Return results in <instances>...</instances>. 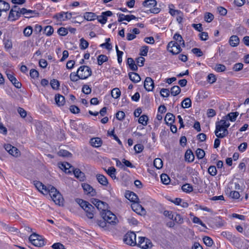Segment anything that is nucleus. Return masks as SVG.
Returning a JSON list of instances; mask_svg holds the SVG:
<instances>
[{
  "label": "nucleus",
  "instance_id": "54",
  "mask_svg": "<svg viewBox=\"0 0 249 249\" xmlns=\"http://www.w3.org/2000/svg\"><path fill=\"white\" fill-rule=\"evenodd\" d=\"M79 73H77V71L76 73L71 72L70 74V78L71 81L72 82H76L79 79H80V77L79 76Z\"/></svg>",
  "mask_w": 249,
  "mask_h": 249
},
{
  "label": "nucleus",
  "instance_id": "5",
  "mask_svg": "<svg viewBox=\"0 0 249 249\" xmlns=\"http://www.w3.org/2000/svg\"><path fill=\"white\" fill-rule=\"evenodd\" d=\"M77 73L80 79H86L89 77L92 74L91 69L87 66H81L77 70Z\"/></svg>",
  "mask_w": 249,
  "mask_h": 249
},
{
  "label": "nucleus",
  "instance_id": "9",
  "mask_svg": "<svg viewBox=\"0 0 249 249\" xmlns=\"http://www.w3.org/2000/svg\"><path fill=\"white\" fill-rule=\"evenodd\" d=\"M181 47H182L181 45L170 41L167 45V49L173 54H178L182 51Z\"/></svg>",
  "mask_w": 249,
  "mask_h": 249
},
{
  "label": "nucleus",
  "instance_id": "27",
  "mask_svg": "<svg viewBox=\"0 0 249 249\" xmlns=\"http://www.w3.org/2000/svg\"><path fill=\"white\" fill-rule=\"evenodd\" d=\"M229 43L232 47H236L239 43V38L237 36H232L230 39Z\"/></svg>",
  "mask_w": 249,
  "mask_h": 249
},
{
  "label": "nucleus",
  "instance_id": "19",
  "mask_svg": "<svg viewBox=\"0 0 249 249\" xmlns=\"http://www.w3.org/2000/svg\"><path fill=\"white\" fill-rule=\"evenodd\" d=\"M125 197L127 199L133 203L138 202L139 198L138 196L133 192H129L126 193Z\"/></svg>",
  "mask_w": 249,
  "mask_h": 249
},
{
  "label": "nucleus",
  "instance_id": "35",
  "mask_svg": "<svg viewBox=\"0 0 249 249\" xmlns=\"http://www.w3.org/2000/svg\"><path fill=\"white\" fill-rule=\"evenodd\" d=\"M148 121V116L146 115H142L140 117L138 122L143 126H146L147 124Z\"/></svg>",
  "mask_w": 249,
  "mask_h": 249
},
{
  "label": "nucleus",
  "instance_id": "32",
  "mask_svg": "<svg viewBox=\"0 0 249 249\" xmlns=\"http://www.w3.org/2000/svg\"><path fill=\"white\" fill-rule=\"evenodd\" d=\"M164 120L167 124H171L175 120V116L170 113L166 114Z\"/></svg>",
  "mask_w": 249,
  "mask_h": 249
},
{
  "label": "nucleus",
  "instance_id": "31",
  "mask_svg": "<svg viewBox=\"0 0 249 249\" xmlns=\"http://www.w3.org/2000/svg\"><path fill=\"white\" fill-rule=\"evenodd\" d=\"M72 171L75 177L79 179L80 180H83L84 179V174L79 169H73Z\"/></svg>",
  "mask_w": 249,
  "mask_h": 249
},
{
  "label": "nucleus",
  "instance_id": "52",
  "mask_svg": "<svg viewBox=\"0 0 249 249\" xmlns=\"http://www.w3.org/2000/svg\"><path fill=\"white\" fill-rule=\"evenodd\" d=\"M204 243L208 247H211L213 244V240L208 236H205L203 238Z\"/></svg>",
  "mask_w": 249,
  "mask_h": 249
},
{
  "label": "nucleus",
  "instance_id": "3",
  "mask_svg": "<svg viewBox=\"0 0 249 249\" xmlns=\"http://www.w3.org/2000/svg\"><path fill=\"white\" fill-rule=\"evenodd\" d=\"M48 193L56 204L60 205L62 203L63 198L60 193L53 186L47 187Z\"/></svg>",
  "mask_w": 249,
  "mask_h": 249
},
{
  "label": "nucleus",
  "instance_id": "57",
  "mask_svg": "<svg viewBox=\"0 0 249 249\" xmlns=\"http://www.w3.org/2000/svg\"><path fill=\"white\" fill-rule=\"evenodd\" d=\"M50 84L52 88L54 89H57L59 87V83L58 80L53 79L51 81Z\"/></svg>",
  "mask_w": 249,
  "mask_h": 249
},
{
  "label": "nucleus",
  "instance_id": "11",
  "mask_svg": "<svg viewBox=\"0 0 249 249\" xmlns=\"http://www.w3.org/2000/svg\"><path fill=\"white\" fill-rule=\"evenodd\" d=\"M112 15V13L111 11H107L102 12L101 15L97 16L96 19H97L98 22L100 23L105 24L107 22V17H110Z\"/></svg>",
  "mask_w": 249,
  "mask_h": 249
},
{
  "label": "nucleus",
  "instance_id": "51",
  "mask_svg": "<svg viewBox=\"0 0 249 249\" xmlns=\"http://www.w3.org/2000/svg\"><path fill=\"white\" fill-rule=\"evenodd\" d=\"M65 12H62L56 14L54 17L59 21H65Z\"/></svg>",
  "mask_w": 249,
  "mask_h": 249
},
{
  "label": "nucleus",
  "instance_id": "34",
  "mask_svg": "<svg viewBox=\"0 0 249 249\" xmlns=\"http://www.w3.org/2000/svg\"><path fill=\"white\" fill-rule=\"evenodd\" d=\"M192 102L190 98H186L181 102V106L184 108H188L191 107Z\"/></svg>",
  "mask_w": 249,
  "mask_h": 249
},
{
  "label": "nucleus",
  "instance_id": "8",
  "mask_svg": "<svg viewBox=\"0 0 249 249\" xmlns=\"http://www.w3.org/2000/svg\"><path fill=\"white\" fill-rule=\"evenodd\" d=\"M103 218H104L107 223L115 225L117 223V218L115 214H114L110 211H105L102 213Z\"/></svg>",
  "mask_w": 249,
  "mask_h": 249
},
{
  "label": "nucleus",
  "instance_id": "28",
  "mask_svg": "<svg viewBox=\"0 0 249 249\" xmlns=\"http://www.w3.org/2000/svg\"><path fill=\"white\" fill-rule=\"evenodd\" d=\"M129 79L134 83H138L141 80V77L140 75L135 72H129Z\"/></svg>",
  "mask_w": 249,
  "mask_h": 249
},
{
  "label": "nucleus",
  "instance_id": "18",
  "mask_svg": "<svg viewBox=\"0 0 249 249\" xmlns=\"http://www.w3.org/2000/svg\"><path fill=\"white\" fill-rule=\"evenodd\" d=\"M239 113L238 112H231L227 115L223 116L222 119L225 120H230L231 122H234L236 120Z\"/></svg>",
  "mask_w": 249,
  "mask_h": 249
},
{
  "label": "nucleus",
  "instance_id": "14",
  "mask_svg": "<svg viewBox=\"0 0 249 249\" xmlns=\"http://www.w3.org/2000/svg\"><path fill=\"white\" fill-rule=\"evenodd\" d=\"M131 208L132 210L138 214L142 215L144 214L145 210L144 208L138 203V202L133 203L131 204Z\"/></svg>",
  "mask_w": 249,
  "mask_h": 249
},
{
  "label": "nucleus",
  "instance_id": "15",
  "mask_svg": "<svg viewBox=\"0 0 249 249\" xmlns=\"http://www.w3.org/2000/svg\"><path fill=\"white\" fill-rule=\"evenodd\" d=\"M144 87L148 91H150L153 90L154 87V81L151 78L147 77L145 78L144 82Z\"/></svg>",
  "mask_w": 249,
  "mask_h": 249
},
{
  "label": "nucleus",
  "instance_id": "61",
  "mask_svg": "<svg viewBox=\"0 0 249 249\" xmlns=\"http://www.w3.org/2000/svg\"><path fill=\"white\" fill-rule=\"evenodd\" d=\"M160 93L161 96L167 97H168L170 94V91L167 89H162L160 90Z\"/></svg>",
  "mask_w": 249,
  "mask_h": 249
},
{
  "label": "nucleus",
  "instance_id": "36",
  "mask_svg": "<svg viewBox=\"0 0 249 249\" xmlns=\"http://www.w3.org/2000/svg\"><path fill=\"white\" fill-rule=\"evenodd\" d=\"M53 33V28L52 26H46L44 29V34L47 36H51Z\"/></svg>",
  "mask_w": 249,
  "mask_h": 249
},
{
  "label": "nucleus",
  "instance_id": "29",
  "mask_svg": "<svg viewBox=\"0 0 249 249\" xmlns=\"http://www.w3.org/2000/svg\"><path fill=\"white\" fill-rule=\"evenodd\" d=\"M157 4V1L155 0H145L142 2L143 6L151 8L155 7Z\"/></svg>",
  "mask_w": 249,
  "mask_h": 249
},
{
  "label": "nucleus",
  "instance_id": "48",
  "mask_svg": "<svg viewBox=\"0 0 249 249\" xmlns=\"http://www.w3.org/2000/svg\"><path fill=\"white\" fill-rule=\"evenodd\" d=\"M196 154L197 158L198 159H202L204 158L205 155V151L200 148H198L196 151Z\"/></svg>",
  "mask_w": 249,
  "mask_h": 249
},
{
  "label": "nucleus",
  "instance_id": "21",
  "mask_svg": "<svg viewBox=\"0 0 249 249\" xmlns=\"http://www.w3.org/2000/svg\"><path fill=\"white\" fill-rule=\"evenodd\" d=\"M55 101L58 106H62L65 103V97L59 94H56L55 96Z\"/></svg>",
  "mask_w": 249,
  "mask_h": 249
},
{
  "label": "nucleus",
  "instance_id": "41",
  "mask_svg": "<svg viewBox=\"0 0 249 249\" xmlns=\"http://www.w3.org/2000/svg\"><path fill=\"white\" fill-rule=\"evenodd\" d=\"M89 44L88 42L84 38H82L80 39V48L81 50L87 49L89 46Z\"/></svg>",
  "mask_w": 249,
  "mask_h": 249
},
{
  "label": "nucleus",
  "instance_id": "62",
  "mask_svg": "<svg viewBox=\"0 0 249 249\" xmlns=\"http://www.w3.org/2000/svg\"><path fill=\"white\" fill-rule=\"evenodd\" d=\"M148 52V47L146 46H142L140 50V55L141 56H146Z\"/></svg>",
  "mask_w": 249,
  "mask_h": 249
},
{
  "label": "nucleus",
  "instance_id": "39",
  "mask_svg": "<svg viewBox=\"0 0 249 249\" xmlns=\"http://www.w3.org/2000/svg\"><path fill=\"white\" fill-rule=\"evenodd\" d=\"M180 88L178 86H174L171 89V94L173 96H176L180 93Z\"/></svg>",
  "mask_w": 249,
  "mask_h": 249
},
{
  "label": "nucleus",
  "instance_id": "59",
  "mask_svg": "<svg viewBox=\"0 0 249 249\" xmlns=\"http://www.w3.org/2000/svg\"><path fill=\"white\" fill-rule=\"evenodd\" d=\"M230 196L234 199H238L240 197L239 193L236 191H231L230 193Z\"/></svg>",
  "mask_w": 249,
  "mask_h": 249
},
{
  "label": "nucleus",
  "instance_id": "25",
  "mask_svg": "<svg viewBox=\"0 0 249 249\" xmlns=\"http://www.w3.org/2000/svg\"><path fill=\"white\" fill-rule=\"evenodd\" d=\"M10 9V5L9 4L2 0H0V14H1V12H6L8 11Z\"/></svg>",
  "mask_w": 249,
  "mask_h": 249
},
{
  "label": "nucleus",
  "instance_id": "24",
  "mask_svg": "<svg viewBox=\"0 0 249 249\" xmlns=\"http://www.w3.org/2000/svg\"><path fill=\"white\" fill-rule=\"evenodd\" d=\"M90 142L91 145L95 147H99L102 144V140L98 137L91 138Z\"/></svg>",
  "mask_w": 249,
  "mask_h": 249
},
{
  "label": "nucleus",
  "instance_id": "64",
  "mask_svg": "<svg viewBox=\"0 0 249 249\" xmlns=\"http://www.w3.org/2000/svg\"><path fill=\"white\" fill-rule=\"evenodd\" d=\"M192 52L193 53L196 54L198 57L201 56L203 54L202 51L199 48H193L192 50Z\"/></svg>",
  "mask_w": 249,
  "mask_h": 249
},
{
  "label": "nucleus",
  "instance_id": "43",
  "mask_svg": "<svg viewBox=\"0 0 249 249\" xmlns=\"http://www.w3.org/2000/svg\"><path fill=\"white\" fill-rule=\"evenodd\" d=\"M226 69V66L220 64H216L214 68V70L218 72L224 71Z\"/></svg>",
  "mask_w": 249,
  "mask_h": 249
},
{
  "label": "nucleus",
  "instance_id": "1",
  "mask_svg": "<svg viewBox=\"0 0 249 249\" xmlns=\"http://www.w3.org/2000/svg\"><path fill=\"white\" fill-rule=\"evenodd\" d=\"M230 124L228 120L221 119L219 121L215 123V129L214 133L218 138H224L228 135V128Z\"/></svg>",
  "mask_w": 249,
  "mask_h": 249
},
{
  "label": "nucleus",
  "instance_id": "2",
  "mask_svg": "<svg viewBox=\"0 0 249 249\" xmlns=\"http://www.w3.org/2000/svg\"><path fill=\"white\" fill-rule=\"evenodd\" d=\"M75 201L85 211L87 216L89 219H93L94 214V207L89 202L85 201L82 199L77 198L75 199Z\"/></svg>",
  "mask_w": 249,
  "mask_h": 249
},
{
  "label": "nucleus",
  "instance_id": "47",
  "mask_svg": "<svg viewBox=\"0 0 249 249\" xmlns=\"http://www.w3.org/2000/svg\"><path fill=\"white\" fill-rule=\"evenodd\" d=\"M182 190L183 192L189 193L193 191V187L189 184H184L182 186Z\"/></svg>",
  "mask_w": 249,
  "mask_h": 249
},
{
  "label": "nucleus",
  "instance_id": "6",
  "mask_svg": "<svg viewBox=\"0 0 249 249\" xmlns=\"http://www.w3.org/2000/svg\"><path fill=\"white\" fill-rule=\"evenodd\" d=\"M123 241L127 245L134 246L137 245L136 234L132 231L128 232L124 235Z\"/></svg>",
  "mask_w": 249,
  "mask_h": 249
},
{
  "label": "nucleus",
  "instance_id": "44",
  "mask_svg": "<svg viewBox=\"0 0 249 249\" xmlns=\"http://www.w3.org/2000/svg\"><path fill=\"white\" fill-rule=\"evenodd\" d=\"M169 13L173 16H177L181 14V12L178 10L174 9L172 7H174L173 4L169 5Z\"/></svg>",
  "mask_w": 249,
  "mask_h": 249
},
{
  "label": "nucleus",
  "instance_id": "49",
  "mask_svg": "<svg viewBox=\"0 0 249 249\" xmlns=\"http://www.w3.org/2000/svg\"><path fill=\"white\" fill-rule=\"evenodd\" d=\"M118 21L122 22L124 20H126L127 21H130V19L129 18V15H125L123 14H118Z\"/></svg>",
  "mask_w": 249,
  "mask_h": 249
},
{
  "label": "nucleus",
  "instance_id": "13",
  "mask_svg": "<svg viewBox=\"0 0 249 249\" xmlns=\"http://www.w3.org/2000/svg\"><path fill=\"white\" fill-rule=\"evenodd\" d=\"M82 186L85 193L90 196H95V190L90 185L87 183H82Z\"/></svg>",
  "mask_w": 249,
  "mask_h": 249
},
{
  "label": "nucleus",
  "instance_id": "33",
  "mask_svg": "<svg viewBox=\"0 0 249 249\" xmlns=\"http://www.w3.org/2000/svg\"><path fill=\"white\" fill-rule=\"evenodd\" d=\"M107 173L113 179L116 178V169L114 167H110L107 170H106Z\"/></svg>",
  "mask_w": 249,
  "mask_h": 249
},
{
  "label": "nucleus",
  "instance_id": "17",
  "mask_svg": "<svg viewBox=\"0 0 249 249\" xmlns=\"http://www.w3.org/2000/svg\"><path fill=\"white\" fill-rule=\"evenodd\" d=\"M59 167L64 170L66 173H71L74 168L68 162H63L59 164Z\"/></svg>",
  "mask_w": 249,
  "mask_h": 249
},
{
  "label": "nucleus",
  "instance_id": "53",
  "mask_svg": "<svg viewBox=\"0 0 249 249\" xmlns=\"http://www.w3.org/2000/svg\"><path fill=\"white\" fill-rule=\"evenodd\" d=\"M38 15V13L36 10H28L26 16H25V17L30 18L37 16Z\"/></svg>",
  "mask_w": 249,
  "mask_h": 249
},
{
  "label": "nucleus",
  "instance_id": "42",
  "mask_svg": "<svg viewBox=\"0 0 249 249\" xmlns=\"http://www.w3.org/2000/svg\"><path fill=\"white\" fill-rule=\"evenodd\" d=\"M108 60L107 57L104 54L99 55L97 58L98 64L101 65L103 63L106 62Z\"/></svg>",
  "mask_w": 249,
  "mask_h": 249
},
{
  "label": "nucleus",
  "instance_id": "55",
  "mask_svg": "<svg viewBox=\"0 0 249 249\" xmlns=\"http://www.w3.org/2000/svg\"><path fill=\"white\" fill-rule=\"evenodd\" d=\"M208 173L212 176H214L217 174V169L215 166H210L208 169Z\"/></svg>",
  "mask_w": 249,
  "mask_h": 249
},
{
  "label": "nucleus",
  "instance_id": "50",
  "mask_svg": "<svg viewBox=\"0 0 249 249\" xmlns=\"http://www.w3.org/2000/svg\"><path fill=\"white\" fill-rule=\"evenodd\" d=\"M161 182L164 184H168L170 182V178L166 174H162L160 176Z\"/></svg>",
  "mask_w": 249,
  "mask_h": 249
},
{
  "label": "nucleus",
  "instance_id": "60",
  "mask_svg": "<svg viewBox=\"0 0 249 249\" xmlns=\"http://www.w3.org/2000/svg\"><path fill=\"white\" fill-rule=\"evenodd\" d=\"M143 148V146L141 144H136L134 147V149L137 153H140L142 152Z\"/></svg>",
  "mask_w": 249,
  "mask_h": 249
},
{
  "label": "nucleus",
  "instance_id": "22",
  "mask_svg": "<svg viewBox=\"0 0 249 249\" xmlns=\"http://www.w3.org/2000/svg\"><path fill=\"white\" fill-rule=\"evenodd\" d=\"M96 178L98 182L103 186H107L108 183L107 178L102 174H97Z\"/></svg>",
  "mask_w": 249,
  "mask_h": 249
},
{
  "label": "nucleus",
  "instance_id": "46",
  "mask_svg": "<svg viewBox=\"0 0 249 249\" xmlns=\"http://www.w3.org/2000/svg\"><path fill=\"white\" fill-rule=\"evenodd\" d=\"M173 220L178 224H182L184 222L183 218L181 215L178 213H175Z\"/></svg>",
  "mask_w": 249,
  "mask_h": 249
},
{
  "label": "nucleus",
  "instance_id": "56",
  "mask_svg": "<svg viewBox=\"0 0 249 249\" xmlns=\"http://www.w3.org/2000/svg\"><path fill=\"white\" fill-rule=\"evenodd\" d=\"M205 20L207 22H211L214 18L213 15L211 13H206L204 17Z\"/></svg>",
  "mask_w": 249,
  "mask_h": 249
},
{
  "label": "nucleus",
  "instance_id": "26",
  "mask_svg": "<svg viewBox=\"0 0 249 249\" xmlns=\"http://www.w3.org/2000/svg\"><path fill=\"white\" fill-rule=\"evenodd\" d=\"M185 159L189 162H193L195 159V156L191 150L186 151L185 154Z\"/></svg>",
  "mask_w": 249,
  "mask_h": 249
},
{
  "label": "nucleus",
  "instance_id": "4",
  "mask_svg": "<svg viewBox=\"0 0 249 249\" xmlns=\"http://www.w3.org/2000/svg\"><path fill=\"white\" fill-rule=\"evenodd\" d=\"M29 239L31 243L36 247H41L45 244L44 238L42 236L36 233L31 234Z\"/></svg>",
  "mask_w": 249,
  "mask_h": 249
},
{
  "label": "nucleus",
  "instance_id": "45",
  "mask_svg": "<svg viewBox=\"0 0 249 249\" xmlns=\"http://www.w3.org/2000/svg\"><path fill=\"white\" fill-rule=\"evenodd\" d=\"M33 28L31 26L26 27L23 30V34L25 36H30L33 33Z\"/></svg>",
  "mask_w": 249,
  "mask_h": 249
},
{
  "label": "nucleus",
  "instance_id": "63",
  "mask_svg": "<svg viewBox=\"0 0 249 249\" xmlns=\"http://www.w3.org/2000/svg\"><path fill=\"white\" fill-rule=\"evenodd\" d=\"M116 117L118 120L122 121L125 117V113L123 111H119L118 112H117Z\"/></svg>",
  "mask_w": 249,
  "mask_h": 249
},
{
  "label": "nucleus",
  "instance_id": "37",
  "mask_svg": "<svg viewBox=\"0 0 249 249\" xmlns=\"http://www.w3.org/2000/svg\"><path fill=\"white\" fill-rule=\"evenodd\" d=\"M111 96L114 99H117L121 95V91L118 88H114L111 90Z\"/></svg>",
  "mask_w": 249,
  "mask_h": 249
},
{
  "label": "nucleus",
  "instance_id": "20",
  "mask_svg": "<svg viewBox=\"0 0 249 249\" xmlns=\"http://www.w3.org/2000/svg\"><path fill=\"white\" fill-rule=\"evenodd\" d=\"M35 185L37 189L43 194H47V187L39 181H37L35 183Z\"/></svg>",
  "mask_w": 249,
  "mask_h": 249
},
{
  "label": "nucleus",
  "instance_id": "58",
  "mask_svg": "<svg viewBox=\"0 0 249 249\" xmlns=\"http://www.w3.org/2000/svg\"><path fill=\"white\" fill-rule=\"evenodd\" d=\"M58 34L61 36H65L68 33V30L64 27H60L57 30Z\"/></svg>",
  "mask_w": 249,
  "mask_h": 249
},
{
  "label": "nucleus",
  "instance_id": "30",
  "mask_svg": "<svg viewBox=\"0 0 249 249\" xmlns=\"http://www.w3.org/2000/svg\"><path fill=\"white\" fill-rule=\"evenodd\" d=\"M127 64L129 65V67L131 70L136 71L138 70L137 65L135 63L134 60L132 58H128Z\"/></svg>",
  "mask_w": 249,
  "mask_h": 249
},
{
  "label": "nucleus",
  "instance_id": "7",
  "mask_svg": "<svg viewBox=\"0 0 249 249\" xmlns=\"http://www.w3.org/2000/svg\"><path fill=\"white\" fill-rule=\"evenodd\" d=\"M136 245L142 249H148L152 248V243L149 239L140 236L138 237V241Z\"/></svg>",
  "mask_w": 249,
  "mask_h": 249
},
{
  "label": "nucleus",
  "instance_id": "16",
  "mask_svg": "<svg viewBox=\"0 0 249 249\" xmlns=\"http://www.w3.org/2000/svg\"><path fill=\"white\" fill-rule=\"evenodd\" d=\"M173 39L174 40L171 41V42H174L176 44L177 43L181 45L182 47H185L184 41L180 34L176 33L173 36Z\"/></svg>",
  "mask_w": 249,
  "mask_h": 249
},
{
  "label": "nucleus",
  "instance_id": "12",
  "mask_svg": "<svg viewBox=\"0 0 249 249\" xmlns=\"http://www.w3.org/2000/svg\"><path fill=\"white\" fill-rule=\"evenodd\" d=\"M5 149L11 155L15 157H18L19 155L18 150L11 144H7L4 146Z\"/></svg>",
  "mask_w": 249,
  "mask_h": 249
},
{
  "label": "nucleus",
  "instance_id": "10",
  "mask_svg": "<svg viewBox=\"0 0 249 249\" xmlns=\"http://www.w3.org/2000/svg\"><path fill=\"white\" fill-rule=\"evenodd\" d=\"M92 203L98 210L102 211V213L107 211V204L106 202L101 201L98 199H93Z\"/></svg>",
  "mask_w": 249,
  "mask_h": 249
},
{
  "label": "nucleus",
  "instance_id": "40",
  "mask_svg": "<svg viewBox=\"0 0 249 249\" xmlns=\"http://www.w3.org/2000/svg\"><path fill=\"white\" fill-rule=\"evenodd\" d=\"M154 165L158 169H161L163 166L162 160L160 158H156L154 160Z\"/></svg>",
  "mask_w": 249,
  "mask_h": 249
},
{
  "label": "nucleus",
  "instance_id": "23",
  "mask_svg": "<svg viewBox=\"0 0 249 249\" xmlns=\"http://www.w3.org/2000/svg\"><path fill=\"white\" fill-rule=\"evenodd\" d=\"M83 17L87 21H92L96 19L97 16L94 13L87 12L84 14Z\"/></svg>",
  "mask_w": 249,
  "mask_h": 249
},
{
  "label": "nucleus",
  "instance_id": "38",
  "mask_svg": "<svg viewBox=\"0 0 249 249\" xmlns=\"http://www.w3.org/2000/svg\"><path fill=\"white\" fill-rule=\"evenodd\" d=\"M18 17H19V13L16 12L15 11L10 10L9 14V19L11 20H15Z\"/></svg>",
  "mask_w": 249,
  "mask_h": 249
}]
</instances>
